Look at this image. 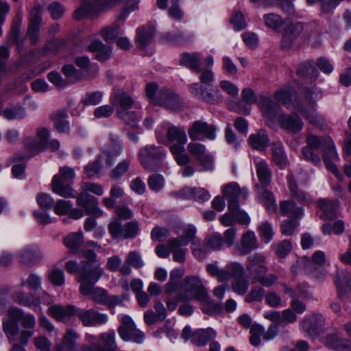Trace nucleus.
I'll list each match as a JSON object with an SVG mask.
<instances>
[{
  "label": "nucleus",
  "instance_id": "1",
  "mask_svg": "<svg viewBox=\"0 0 351 351\" xmlns=\"http://www.w3.org/2000/svg\"><path fill=\"white\" fill-rule=\"evenodd\" d=\"M246 269L252 283L258 282L263 287H269L274 285L278 279L276 274H267L268 271L267 256L263 253H255L248 256Z\"/></svg>",
  "mask_w": 351,
  "mask_h": 351
},
{
  "label": "nucleus",
  "instance_id": "2",
  "mask_svg": "<svg viewBox=\"0 0 351 351\" xmlns=\"http://www.w3.org/2000/svg\"><path fill=\"white\" fill-rule=\"evenodd\" d=\"M104 274V270L101 267V263L90 264L87 261H81L77 276V282L81 284L79 288L80 293L82 295H89L93 286Z\"/></svg>",
  "mask_w": 351,
  "mask_h": 351
},
{
  "label": "nucleus",
  "instance_id": "3",
  "mask_svg": "<svg viewBox=\"0 0 351 351\" xmlns=\"http://www.w3.org/2000/svg\"><path fill=\"white\" fill-rule=\"evenodd\" d=\"M167 138L171 143L169 149L178 165H186L191 161L190 156L185 152L187 137L184 130L176 126L170 127L167 132Z\"/></svg>",
  "mask_w": 351,
  "mask_h": 351
},
{
  "label": "nucleus",
  "instance_id": "4",
  "mask_svg": "<svg viewBox=\"0 0 351 351\" xmlns=\"http://www.w3.org/2000/svg\"><path fill=\"white\" fill-rule=\"evenodd\" d=\"M207 293L199 277L188 276L183 280V284L178 293V301L187 302L192 300L206 301Z\"/></svg>",
  "mask_w": 351,
  "mask_h": 351
},
{
  "label": "nucleus",
  "instance_id": "5",
  "mask_svg": "<svg viewBox=\"0 0 351 351\" xmlns=\"http://www.w3.org/2000/svg\"><path fill=\"white\" fill-rule=\"evenodd\" d=\"M75 178V170L68 166L60 167L58 174L55 175L51 181L52 191L64 198L75 197L77 192L69 184Z\"/></svg>",
  "mask_w": 351,
  "mask_h": 351
},
{
  "label": "nucleus",
  "instance_id": "6",
  "mask_svg": "<svg viewBox=\"0 0 351 351\" xmlns=\"http://www.w3.org/2000/svg\"><path fill=\"white\" fill-rule=\"evenodd\" d=\"M121 0H87L74 12V18L80 20L84 16H93L120 4Z\"/></svg>",
  "mask_w": 351,
  "mask_h": 351
},
{
  "label": "nucleus",
  "instance_id": "7",
  "mask_svg": "<svg viewBox=\"0 0 351 351\" xmlns=\"http://www.w3.org/2000/svg\"><path fill=\"white\" fill-rule=\"evenodd\" d=\"M79 337L80 335L75 330L69 329L64 335L61 343H56L55 346L59 347L60 351H104L97 343H91L90 346L77 345Z\"/></svg>",
  "mask_w": 351,
  "mask_h": 351
},
{
  "label": "nucleus",
  "instance_id": "8",
  "mask_svg": "<svg viewBox=\"0 0 351 351\" xmlns=\"http://www.w3.org/2000/svg\"><path fill=\"white\" fill-rule=\"evenodd\" d=\"M190 93L199 100L210 104L219 103L222 101L220 91L211 86L201 83H194L189 87Z\"/></svg>",
  "mask_w": 351,
  "mask_h": 351
},
{
  "label": "nucleus",
  "instance_id": "9",
  "mask_svg": "<svg viewBox=\"0 0 351 351\" xmlns=\"http://www.w3.org/2000/svg\"><path fill=\"white\" fill-rule=\"evenodd\" d=\"M124 145L120 137L113 133L109 134V141L100 154L104 158L108 167H110L123 153Z\"/></svg>",
  "mask_w": 351,
  "mask_h": 351
},
{
  "label": "nucleus",
  "instance_id": "10",
  "mask_svg": "<svg viewBox=\"0 0 351 351\" xmlns=\"http://www.w3.org/2000/svg\"><path fill=\"white\" fill-rule=\"evenodd\" d=\"M24 152L16 153L10 158L11 162L27 160L29 158L43 152L46 148L33 136H27L23 139Z\"/></svg>",
  "mask_w": 351,
  "mask_h": 351
},
{
  "label": "nucleus",
  "instance_id": "11",
  "mask_svg": "<svg viewBox=\"0 0 351 351\" xmlns=\"http://www.w3.org/2000/svg\"><path fill=\"white\" fill-rule=\"evenodd\" d=\"M217 128L203 120H197L191 123L188 129V134L193 141H197L201 136L213 141L217 136Z\"/></svg>",
  "mask_w": 351,
  "mask_h": 351
},
{
  "label": "nucleus",
  "instance_id": "12",
  "mask_svg": "<svg viewBox=\"0 0 351 351\" xmlns=\"http://www.w3.org/2000/svg\"><path fill=\"white\" fill-rule=\"evenodd\" d=\"M165 156V152L162 147L147 145L139 150L138 157L141 165L145 169L154 171V163Z\"/></svg>",
  "mask_w": 351,
  "mask_h": 351
},
{
  "label": "nucleus",
  "instance_id": "13",
  "mask_svg": "<svg viewBox=\"0 0 351 351\" xmlns=\"http://www.w3.org/2000/svg\"><path fill=\"white\" fill-rule=\"evenodd\" d=\"M121 325L118 328V332L124 341H134L138 343L143 341L144 334L136 328V326L128 315H124L121 320Z\"/></svg>",
  "mask_w": 351,
  "mask_h": 351
},
{
  "label": "nucleus",
  "instance_id": "14",
  "mask_svg": "<svg viewBox=\"0 0 351 351\" xmlns=\"http://www.w3.org/2000/svg\"><path fill=\"white\" fill-rule=\"evenodd\" d=\"M260 247L258 239L252 230H247L241 235L240 242L234 247V252L239 256H246Z\"/></svg>",
  "mask_w": 351,
  "mask_h": 351
},
{
  "label": "nucleus",
  "instance_id": "15",
  "mask_svg": "<svg viewBox=\"0 0 351 351\" xmlns=\"http://www.w3.org/2000/svg\"><path fill=\"white\" fill-rule=\"evenodd\" d=\"M75 315L84 326H95L106 324L108 320L107 314L101 313L93 309L86 310L76 308Z\"/></svg>",
  "mask_w": 351,
  "mask_h": 351
},
{
  "label": "nucleus",
  "instance_id": "16",
  "mask_svg": "<svg viewBox=\"0 0 351 351\" xmlns=\"http://www.w3.org/2000/svg\"><path fill=\"white\" fill-rule=\"evenodd\" d=\"M77 205L82 207L86 215H93L95 217H100L104 215L98 206L97 198L87 193H82L77 196Z\"/></svg>",
  "mask_w": 351,
  "mask_h": 351
},
{
  "label": "nucleus",
  "instance_id": "17",
  "mask_svg": "<svg viewBox=\"0 0 351 351\" xmlns=\"http://www.w3.org/2000/svg\"><path fill=\"white\" fill-rule=\"evenodd\" d=\"M223 195L228 199V209L232 210L239 204L238 201L239 197L243 199L247 198L248 192L245 188L241 189L237 183L231 182L224 187Z\"/></svg>",
  "mask_w": 351,
  "mask_h": 351
},
{
  "label": "nucleus",
  "instance_id": "18",
  "mask_svg": "<svg viewBox=\"0 0 351 351\" xmlns=\"http://www.w3.org/2000/svg\"><path fill=\"white\" fill-rule=\"evenodd\" d=\"M171 195L177 198L193 199L201 202H206L210 197L209 193L201 187H184L180 191L171 192Z\"/></svg>",
  "mask_w": 351,
  "mask_h": 351
},
{
  "label": "nucleus",
  "instance_id": "19",
  "mask_svg": "<svg viewBox=\"0 0 351 351\" xmlns=\"http://www.w3.org/2000/svg\"><path fill=\"white\" fill-rule=\"evenodd\" d=\"M76 308L73 305L63 307L59 304L51 306L47 310V314L58 322H66L72 316L75 315Z\"/></svg>",
  "mask_w": 351,
  "mask_h": 351
},
{
  "label": "nucleus",
  "instance_id": "20",
  "mask_svg": "<svg viewBox=\"0 0 351 351\" xmlns=\"http://www.w3.org/2000/svg\"><path fill=\"white\" fill-rule=\"evenodd\" d=\"M182 101L173 91L167 89L160 90L158 105L171 110H177L182 106Z\"/></svg>",
  "mask_w": 351,
  "mask_h": 351
},
{
  "label": "nucleus",
  "instance_id": "21",
  "mask_svg": "<svg viewBox=\"0 0 351 351\" xmlns=\"http://www.w3.org/2000/svg\"><path fill=\"white\" fill-rule=\"evenodd\" d=\"M303 31V25L301 23H290L286 26L282 32L281 46L283 49L290 48L294 40Z\"/></svg>",
  "mask_w": 351,
  "mask_h": 351
},
{
  "label": "nucleus",
  "instance_id": "22",
  "mask_svg": "<svg viewBox=\"0 0 351 351\" xmlns=\"http://www.w3.org/2000/svg\"><path fill=\"white\" fill-rule=\"evenodd\" d=\"M278 123L281 128L289 132L296 134L300 132L303 128V122L297 114H281L278 119Z\"/></svg>",
  "mask_w": 351,
  "mask_h": 351
},
{
  "label": "nucleus",
  "instance_id": "23",
  "mask_svg": "<svg viewBox=\"0 0 351 351\" xmlns=\"http://www.w3.org/2000/svg\"><path fill=\"white\" fill-rule=\"evenodd\" d=\"M323 159L326 168L340 179L341 178V175L336 165L334 164V162L338 160L339 158L332 141V143L330 144L328 143L324 149Z\"/></svg>",
  "mask_w": 351,
  "mask_h": 351
},
{
  "label": "nucleus",
  "instance_id": "24",
  "mask_svg": "<svg viewBox=\"0 0 351 351\" xmlns=\"http://www.w3.org/2000/svg\"><path fill=\"white\" fill-rule=\"evenodd\" d=\"M259 95H256L254 91L250 88H244L241 92V97L246 103L243 104L241 102H237L234 110L239 113L248 114L250 112V107L249 105L256 103L258 104Z\"/></svg>",
  "mask_w": 351,
  "mask_h": 351
},
{
  "label": "nucleus",
  "instance_id": "25",
  "mask_svg": "<svg viewBox=\"0 0 351 351\" xmlns=\"http://www.w3.org/2000/svg\"><path fill=\"white\" fill-rule=\"evenodd\" d=\"M110 101L116 107L117 114H119V111H125L132 108L134 104V99L129 94L123 91L114 93L110 97Z\"/></svg>",
  "mask_w": 351,
  "mask_h": 351
},
{
  "label": "nucleus",
  "instance_id": "26",
  "mask_svg": "<svg viewBox=\"0 0 351 351\" xmlns=\"http://www.w3.org/2000/svg\"><path fill=\"white\" fill-rule=\"evenodd\" d=\"M8 315L13 319H17L18 322L21 321V326L24 328L23 330H29L34 332L33 329L36 325V318L32 314H25L20 308H11L8 311Z\"/></svg>",
  "mask_w": 351,
  "mask_h": 351
},
{
  "label": "nucleus",
  "instance_id": "27",
  "mask_svg": "<svg viewBox=\"0 0 351 351\" xmlns=\"http://www.w3.org/2000/svg\"><path fill=\"white\" fill-rule=\"evenodd\" d=\"M267 186H256V196L260 202H261L266 210L269 213L275 212L277 209V204L276 203L273 193L269 191Z\"/></svg>",
  "mask_w": 351,
  "mask_h": 351
},
{
  "label": "nucleus",
  "instance_id": "28",
  "mask_svg": "<svg viewBox=\"0 0 351 351\" xmlns=\"http://www.w3.org/2000/svg\"><path fill=\"white\" fill-rule=\"evenodd\" d=\"M287 179L288 182V187L293 198L305 205H309L312 203L311 196L308 193L298 189L294 176L292 173L287 176Z\"/></svg>",
  "mask_w": 351,
  "mask_h": 351
},
{
  "label": "nucleus",
  "instance_id": "29",
  "mask_svg": "<svg viewBox=\"0 0 351 351\" xmlns=\"http://www.w3.org/2000/svg\"><path fill=\"white\" fill-rule=\"evenodd\" d=\"M324 324V319L321 315H313L304 319L301 324L302 328L309 336L318 334L320 328Z\"/></svg>",
  "mask_w": 351,
  "mask_h": 351
},
{
  "label": "nucleus",
  "instance_id": "30",
  "mask_svg": "<svg viewBox=\"0 0 351 351\" xmlns=\"http://www.w3.org/2000/svg\"><path fill=\"white\" fill-rule=\"evenodd\" d=\"M258 106L263 115L266 118L270 119H273L280 110V106L278 104L274 102L270 98L262 95H259Z\"/></svg>",
  "mask_w": 351,
  "mask_h": 351
},
{
  "label": "nucleus",
  "instance_id": "31",
  "mask_svg": "<svg viewBox=\"0 0 351 351\" xmlns=\"http://www.w3.org/2000/svg\"><path fill=\"white\" fill-rule=\"evenodd\" d=\"M155 33V27L152 24L139 27L136 29V45L141 49L147 47L151 42Z\"/></svg>",
  "mask_w": 351,
  "mask_h": 351
},
{
  "label": "nucleus",
  "instance_id": "32",
  "mask_svg": "<svg viewBox=\"0 0 351 351\" xmlns=\"http://www.w3.org/2000/svg\"><path fill=\"white\" fill-rule=\"evenodd\" d=\"M180 64L186 66L192 71L201 72L202 58L199 53H184L180 59Z\"/></svg>",
  "mask_w": 351,
  "mask_h": 351
},
{
  "label": "nucleus",
  "instance_id": "33",
  "mask_svg": "<svg viewBox=\"0 0 351 351\" xmlns=\"http://www.w3.org/2000/svg\"><path fill=\"white\" fill-rule=\"evenodd\" d=\"M248 143L253 149L264 151L269 145V138L266 130H260L256 133L250 135Z\"/></svg>",
  "mask_w": 351,
  "mask_h": 351
},
{
  "label": "nucleus",
  "instance_id": "34",
  "mask_svg": "<svg viewBox=\"0 0 351 351\" xmlns=\"http://www.w3.org/2000/svg\"><path fill=\"white\" fill-rule=\"evenodd\" d=\"M256 171L261 185L259 186H268L271 181V171L268 164L264 160L255 162Z\"/></svg>",
  "mask_w": 351,
  "mask_h": 351
},
{
  "label": "nucleus",
  "instance_id": "35",
  "mask_svg": "<svg viewBox=\"0 0 351 351\" xmlns=\"http://www.w3.org/2000/svg\"><path fill=\"white\" fill-rule=\"evenodd\" d=\"M42 254L37 248L27 247L19 252V261L25 265L34 264L42 258Z\"/></svg>",
  "mask_w": 351,
  "mask_h": 351
},
{
  "label": "nucleus",
  "instance_id": "36",
  "mask_svg": "<svg viewBox=\"0 0 351 351\" xmlns=\"http://www.w3.org/2000/svg\"><path fill=\"white\" fill-rule=\"evenodd\" d=\"M67 112L65 110H59L50 115L56 130L60 133H68L70 130L69 122L66 120Z\"/></svg>",
  "mask_w": 351,
  "mask_h": 351
},
{
  "label": "nucleus",
  "instance_id": "37",
  "mask_svg": "<svg viewBox=\"0 0 351 351\" xmlns=\"http://www.w3.org/2000/svg\"><path fill=\"white\" fill-rule=\"evenodd\" d=\"M324 344L336 351H350V341L341 339L335 335H327L324 339Z\"/></svg>",
  "mask_w": 351,
  "mask_h": 351
},
{
  "label": "nucleus",
  "instance_id": "38",
  "mask_svg": "<svg viewBox=\"0 0 351 351\" xmlns=\"http://www.w3.org/2000/svg\"><path fill=\"white\" fill-rule=\"evenodd\" d=\"M88 50L91 52H96V58L101 62L108 60L112 53L111 48L106 46L99 40L93 41L88 47Z\"/></svg>",
  "mask_w": 351,
  "mask_h": 351
},
{
  "label": "nucleus",
  "instance_id": "39",
  "mask_svg": "<svg viewBox=\"0 0 351 351\" xmlns=\"http://www.w3.org/2000/svg\"><path fill=\"white\" fill-rule=\"evenodd\" d=\"M319 208L322 211L320 218L323 220H332L336 217L337 204L328 199H320Z\"/></svg>",
  "mask_w": 351,
  "mask_h": 351
},
{
  "label": "nucleus",
  "instance_id": "40",
  "mask_svg": "<svg viewBox=\"0 0 351 351\" xmlns=\"http://www.w3.org/2000/svg\"><path fill=\"white\" fill-rule=\"evenodd\" d=\"M216 332L210 328L198 330L192 335V342L197 346H205L216 337Z\"/></svg>",
  "mask_w": 351,
  "mask_h": 351
},
{
  "label": "nucleus",
  "instance_id": "41",
  "mask_svg": "<svg viewBox=\"0 0 351 351\" xmlns=\"http://www.w3.org/2000/svg\"><path fill=\"white\" fill-rule=\"evenodd\" d=\"M273 162L280 168L284 169L288 164L287 158L285 154L282 143L276 142L271 145Z\"/></svg>",
  "mask_w": 351,
  "mask_h": 351
},
{
  "label": "nucleus",
  "instance_id": "42",
  "mask_svg": "<svg viewBox=\"0 0 351 351\" xmlns=\"http://www.w3.org/2000/svg\"><path fill=\"white\" fill-rule=\"evenodd\" d=\"M3 330L10 341L16 340V337L20 335L17 319L8 315V318L3 321Z\"/></svg>",
  "mask_w": 351,
  "mask_h": 351
},
{
  "label": "nucleus",
  "instance_id": "43",
  "mask_svg": "<svg viewBox=\"0 0 351 351\" xmlns=\"http://www.w3.org/2000/svg\"><path fill=\"white\" fill-rule=\"evenodd\" d=\"M195 227L190 225L184 230L183 236L171 239V245H186L190 241L192 244L194 240H199L195 237Z\"/></svg>",
  "mask_w": 351,
  "mask_h": 351
},
{
  "label": "nucleus",
  "instance_id": "44",
  "mask_svg": "<svg viewBox=\"0 0 351 351\" xmlns=\"http://www.w3.org/2000/svg\"><path fill=\"white\" fill-rule=\"evenodd\" d=\"M83 241V233L82 232H73L68 234L63 239L64 245L73 254H76Z\"/></svg>",
  "mask_w": 351,
  "mask_h": 351
},
{
  "label": "nucleus",
  "instance_id": "45",
  "mask_svg": "<svg viewBox=\"0 0 351 351\" xmlns=\"http://www.w3.org/2000/svg\"><path fill=\"white\" fill-rule=\"evenodd\" d=\"M119 118L121 119L123 123L132 128H136L138 126V123L141 118V115L139 112H135L134 110L130 109L125 111H119L117 114Z\"/></svg>",
  "mask_w": 351,
  "mask_h": 351
},
{
  "label": "nucleus",
  "instance_id": "46",
  "mask_svg": "<svg viewBox=\"0 0 351 351\" xmlns=\"http://www.w3.org/2000/svg\"><path fill=\"white\" fill-rule=\"evenodd\" d=\"M280 213L283 216L300 217L303 215V209L298 207L293 201H282L280 204Z\"/></svg>",
  "mask_w": 351,
  "mask_h": 351
},
{
  "label": "nucleus",
  "instance_id": "47",
  "mask_svg": "<svg viewBox=\"0 0 351 351\" xmlns=\"http://www.w3.org/2000/svg\"><path fill=\"white\" fill-rule=\"evenodd\" d=\"M297 110L313 125H317L322 121L321 115L317 112V106H297Z\"/></svg>",
  "mask_w": 351,
  "mask_h": 351
},
{
  "label": "nucleus",
  "instance_id": "48",
  "mask_svg": "<svg viewBox=\"0 0 351 351\" xmlns=\"http://www.w3.org/2000/svg\"><path fill=\"white\" fill-rule=\"evenodd\" d=\"M22 12L21 9H19L16 12L15 16L14 17L12 25L10 32L8 37L9 42L12 43H16L20 36V28L22 23Z\"/></svg>",
  "mask_w": 351,
  "mask_h": 351
},
{
  "label": "nucleus",
  "instance_id": "49",
  "mask_svg": "<svg viewBox=\"0 0 351 351\" xmlns=\"http://www.w3.org/2000/svg\"><path fill=\"white\" fill-rule=\"evenodd\" d=\"M3 117L7 120L23 119L26 116L25 109L20 105H11L3 111Z\"/></svg>",
  "mask_w": 351,
  "mask_h": 351
},
{
  "label": "nucleus",
  "instance_id": "50",
  "mask_svg": "<svg viewBox=\"0 0 351 351\" xmlns=\"http://www.w3.org/2000/svg\"><path fill=\"white\" fill-rule=\"evenodd\" d=\"M295 93L294 89L291 86H285L274 94L275 99L287 106V108H290L291 104V98L293 95Z\"/></svg>",
  "mask_w": 351,
  "mask_h": 351
},
{
  "label": "nucleus",
  "instance_id": "51",
  "mask_svg": "<svg viewBox=\"0 0 351 351\" xmlns=\"http://www.w3.org/2000/svg\"><path fill=\"white\" fill-rule=\"evenodd\" d=\"M263 19L265 25L274 31H279L286 22L281 16L274 13L263 15Z\"/></svg>",
  "mask_w": 351,
  "mask_h": 351
},
{
  "label": "nucleus",
  "instance_id": "52",
  "mask_svg": "<svg viewBox=\"0 0 351 351\" xmlns=\"http://www.w3.org/2000/svg\"><path fill=\"white\" fill-rule=\"evenodd\" d=\"M193 38V35L186 34L183 32H172L166 34L164 36V39L167 43L176 45H182L189 41H191Z\"/></svg>",
  "mask_w": 351,
  "mask_h": 351
},
{
  "label": "nucleus",
  "instance_id": "53",
  "mask_svg": "<svg viewBox=\"0 0 351 351\" xmlns=\"http://www.w3.org/2000/svg\"><path fill=\"white\" fill-rule=\"evenodd\" d=\"M259 237L261 241L268 244L270 243L274 237L275 231L272 225L268 221L262 222L257 228Z\"/></svg>",
  "mask_w": 351,
  "mask_h": 351
},
{
  "label": "nucleus",
  "instance_id": "54",
  "mask_svg": "<svg viewBox=\"0 0 351 351\" xmlns=\"http://www.w3.org/2000/svg\"><path fill=\"white\" fill-rule=\"evenodd\" d=\"M306 141L308 146L310 147L315 150L322 149L324 151L327 145L332 143V138L330 136L319 137L311 134L307 137Z\"/></svg>",
  "mask_w": 351,
  "mask_h": 351
},
{
  "label": "nucleus",
  "instance_id": "55",
  "mask_svg": "<svg viewBox=\"0 0 351 351\" xmlns=\"http://www.w3.org/2000/svg\"><path fill=\"white\" fill-rule=\"evenodd\" d=\"M311 71V77L316 80L319 73L314 67V62L312 60H306L301 63L297 69V75L301 77H306Z\"/></svg>",
  "mask_w": 351,
  "mask_h": 351
},
{
  "label": "nucleus",
  "instance_id": "56",
  "mask_svg": "<svg viewBox=\"0 0 351 351\" xmlns=\"http://www.w3.org/2000/svg\"><path fill=\"white\" fill-rule=\"evenodd\" d=\"M131 160L125 158L120 161L110 173V178L117 180L125 174L130 169Z\"/></svg>",
  "mask_w": 351,
  "mask_h": 351
},
{
  "label": "nucleus",
  "instance_id": "57",
  "mask_svg": "<svg viewBox=\"0 0 351 351\" xmlns=\"http://www.w3.org/2000/svg\"><path fill=\"white\" fill-rule=\"evenodd\" d=\"M226 273V281H228L232 278L243 276L244 274L243 266L237 262H232L227 265L224 268Z\"/></svg>",
  "mask_w": 351,
  "mask_h": 351
},
{
  "label": "nucleus",
  "instance_id": "58",
  "mask_svg": "<svg viewBox=\"0 0 351 351\" xmlns=\"http://www.w3.org/2000/svg\"><path fill=\"white\" fill-rule=\"evenodd\" d=\"M322 97V92L317 87L306 88L304 90V100L307 106H317V100Z\"/></svg>",
  "mask_w": 351,
  "mask_h": 351
},
{
  "label": "nucleus",
  "instance_id": "59",
  "mask_svg": "<svg viewBox=\"0 0 351 351\" xmlns=\"http://www.w3.org/2000/svg\"><path fill=\"white\" fill-rule=\"evenodd\" d=\"M12 298L16 303L29 308H32L34 304H36L34 301V295L31 293L27 294L23 291H16L12 293Z\"/></svg>",
  "mask_w": 351,
  "mask_h": 351
},
{
  "label": "nucleus",
  "instance_id": "60",
  "mask_svg": "<svg viewBox=\"0 0 351 351\" xmlns=\"http://www.w3.org/2000/svg\"><path fill=\"white\" fill-rule=\"evenodd\" d=\"M205 243L208 249L213 251H217L222 249L223 240L219 233L215 232L207 235L205 239Z\"/></svg>",
  "mask_w": 351,
  "mask_h": 351
},
{
  "label": "nucleus",
  "instance_id": "61",
  "mask_svg": "<svg viewBox=\"0 0 351 351\" xmlns=\"http://www.w3.org/2000/svg\"><path fill=\"white\" fill-rule=\"evenodd\" d=\"M99 339L104 343V348L101 347L104 351H116L117 346L114 331L101 333L99 336Z\"/></svg>",
  "mask_w": 351,
  "mask_h": 351
},
{
  "label": "nucleus",
  "instance_id": "62",
  "mask_svg": "<svg viewBox=\"0 0 351 351\" xmlns=\"http://www.w3.org/2000/svg\"><path fill=\"white\" fill-rule=\"evenodd\" d=\"M103 159L104 160V158L99 154L94 161L84 167L85 173L88 178L97 176L102 168L101 162Z\"/></svg>",
  "mask_w": 351,
  "mask_h": 351
},
{
  "label": "nucleus",
  "instance_id": "63",
  "mask_svg": "<svg viewBox=\"0 0 351 351\" xmlns=\"http://www.w3.org/2000/svg\"><path fill=\"white\" fill-rule=\"evenodd\" d=\"M249 280L243 276L235 278L232 283V290L239 295H245L249 288Z\"/></svg>",
  "mask_w": 351,
  "mask_h": 351
},
{
  "label": "nucleus",
  "instance_id": "64",
  "mask_svg": "<svg viewBox=\"0 0 351 351\" xmlns=\"http://www.w3.org/2000/svg\"><path fill=\"white\" fill-rule=\"evenodd\" d=\"M47 278L53 286L60 287L64 283V271L58 267H53L49 271Z\"/></svg>",
  "mask_w": 351,
  "mask_h": 351
}]
</instances>
